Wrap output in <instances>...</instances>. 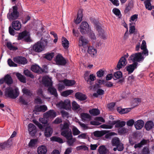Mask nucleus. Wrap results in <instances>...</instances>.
Here are the masks:
<instances>
[{
    "label": "nucleus",
    "mask_w": 154,
    "mask_h": 154,
    "mask_svg": "<svg viewBox=\"0 0 154 154\" xmlns=\"http://www.w3.org/2000/svg\"><path fill=\"white\" fill-rule=\"evenodd\" d=\"M87 33L88 36L91 40H96V38L95 34L93 31H91V29Z\"/></svg>",
    "instance_id": "44"
},
{
    "label": "nucleus",
    "mask_w": 154,
    "mask_h": 154,
    "mask_svg": "<svg viewBox=\"0 0 154 154\" xmlns=\"http://www.w3.org/2000/svg\"><path fill=\"white\" fill-rule=\"evenodd\" d=\"M19 94V91L17 88L13 89L12 88L8 87L5 89V95L10 98L15 99L18 97Z\"/></svg>",
    "instance_id": "3"
},
{
    "label": "nucleus",
    "mask_w": 154,
    "mask_h": 154,
    "mask_svg": "<svg viewBox=\"0 0 154 154\" xmlns=\"http://www.w3.org/2000/svg\"><path fill=\"white\" fill-rule=\"evenodd\" d=\"M106 131H96L94 132V135L97 137H100L106 133Z\"/></svg>",
    "instance_id": "33"
},
{
    "label": "nucleus",
    "mask_w": 154,
    "mask_h": 154,
    "mask_svg": "<svg viewBox=\"0 0 154 154\" xmlns=\"http://www.w3.org/2000/svg\"><path fill=\"white\" fill-rule=\"evenodd\" d=\"M108 151L107 149L104 145L100 146L99 147L98 152L100 154H105Z\"/></svg>",
    "instance_id": "34"
},
{
    "label": "nucleus",
    "mask_w": 154,
    "mask_h": 154,
    "mask_svg": "<svg viewBox=\"0 0 154 154\" xmlns=\"http://www.w3.org/2000/svg\"><path fill=\"white\" fill-rule=\"evenodd\" d=\"M55 61L56 64L59 65H64L66 62L62 55L59 54H58L55 57Z\"/></svg>",
    "instance_id": "14"
},
{
    "label": "nucleus",
    "mask_w": 154,
    "mask_h": 154,
    "mask_svg": "<svg viewBox=\"0 0 154 154\" xmlns=\"http://www.w3.org/2000/svg\"><path fill=\"white\" fill-rule=\"evenodd\" d=\"M81 118L83 121L84 122L90 119V115L87 113H82L80 115Z\"/></svg>",
    "instance_id": "39"
},
{
    "label": "nucleus",
    "mask_w": 154,
    "mask_h": 154,
    "mask_svg": "<svg viewBox=\"0 0 154 154\" xmlns=\"http://www.w3.org/2000/svg\"><path fill=\"white\" fill-rule=\"evenodd\" d=\"M73 91L72 90H69L64 91L61 93V95L64 97H66L68 95L71 94Z\"/></svg>",
    "instance_id": "43"
},
{
    "label": "nucleus",
    "mask_w": 154,
    "mask_h": 154,
    "mask_svg": "<svg viewBox=\"0 0 154 154\" xmlns=\"http://www.w3.org/2000/svg\"><path fill=\"white\" fill-rule=\"evenodd\" d=\"M72 108L73 110H78V112H82V109L80 108L79 106L75 101H73L72 103Z\"/></svg>",
    "instance_id": "32"
},
{
    "label": "nucleus",
    "mask_w": 154,
    "mask_h": 154,
    "mask_svg": "<svg viewBox=\"0 0 154 154\" xmlns=\"http://www.w3.org/2000/svg\"><path fill=\"white\" fill-rule=\"evenodd\" d=\"M47 109V106L45 105L37 106H35L34 111L35 114L36 112H44Z\"/></svg>",
    "instance_id": "21"
},
{
    "label": "nucleus",
    "mask_w": 154,
    "mask_h": 154,
    "mask_svg": "<svg viewBox=\"0 0 154 154\" xmlns=\"http://www.w3.org/2000/svg\"><path fill=\"white\" fill-rule=\"evenodd\" d=\"M76 149L77 150H79L82 149L85 150L88 149V148L85 146L81 145L77 146Z\"/></svg>",
    "instance_id": "59"
},
{
    "label": "nucleus",
    "mask_w": 154,
    "mask_h": 154,
    "mask_svg": "<svg viewBox=\"0 0 154 154\" xmlns=\"http://www.w3.org/2000/svg\"><path fill=\"white\" fill-rule=\"evenodd\" d=\"M31 69L32 71L37 73H40L43 71L41 68L37 65H32Z\"/></svg>",
    "instance_id": "26"
},
{
    "label": "nucleus",
    "mask_w": 154,
    "mask_h": 154,
    "mask_svg": "<svg viewBox=\"0 0 154 154\" xmlns=\"http://www.w3.org/2000/svg\"><path fill=\"white\" fill-rule=\"evenodd\" d=\"M126 123L124 121H113L111 125H107L103 124L100 125V127L103 128L111 129L112 128L113 125H115V127L117 128L122 127L125 125Z\"/></svg>",
    "instance_id": "6"
},
{
    "label": "nucleus",
    "mask_w": 154,
    "mask_h": 154,
    "mask_svg": "<svg viewBox=\"0 0 154 154\" xmlns=\"http://www.w3.org/2000/svg\"><path fill=\"white\" fill-rule=\"evenodd\" d=\"M90 113L94 116H97L99 115L100 113L99 110L97 109H94L89 110Z\"/></svg>",
    "instance_id": "46"
},
{
    "label": "nucleus",
    "mask_w": 154,
    "mask_h": 154,
    "mask_svg": "<svg viewBox=\"0 0 154 154\" xmlns=\"http://www.w3.org/2000/svg\"><path fill=\"white\" fill-rule=\"evenodd\" d=\"M62 46L65 49H67L69 47V42L65 37H63L62 39Z\"/></svg>",
    "instance_id": "35"
},
{
    "label": "nucleus",
    "mask_w": 154,
    "mask_h": 154,
    "mask_svg": "<svg viewBox=\"0 0 154 154\" xmlns=\"http://www.w3.org/2000/svg\"><path fill=\"white\" fill-rule=\"evenodd\" d=\"M14 61L18 64L24 65L27 63L25 58L23 57H17L13 58Z\"/></svg>",
    "instance_id": "16"
},
{
    "label": "nucleus",
    "mask_w": 154,
    "mask_h": 154,
    "mask_svg": "<svg viewBox=\"0 0 154 154\" xmlns=\"http://www.w3.org/2000/svg\"><path fill=\"white\" fill-rule=\"evenodd\" d=\"M56 116V113L53 110H50L43 114V116L49 120L53 119Z\"/></svg>",
    "instance_id": "15"
},
{
    "label": "nucleus",
    "mask_w": 154,
    "mask_h": 154,
    "mask_svg": "<svg viewBox=\"0 0 154 154\" xmlns=\"http://www.w3.org/2000/svg\"><path fill=\"white\" fill-rule=\"evenodd\" d=\"M6 46L11 50L15 51L17 49V48L13 45L10 42H7Z\"/></svg>",
    "instance_id": "42"
},
{
    "label": "nucleus",
    "mask_w": 154,
    "mask_h": 154,
    "mask_svg": "<svg viewBox=\"0 0 154 154\" xmlns=\"http://www.w3.org/2000/svg\"><path fill=\"white\" fill-rule=\"evenodd\" d=\"M5 82L8 85H10L12 83L13 81L11 76L7 74L3 78Z\"/></svg>",
    "instance_id": "29"
},
{
    "label": "nucleus",
    "mask_w": 154,
    "mask_h": 154,
    "mask_svg": "<svg viewBox=\"0 0 154 154\" xmlns=\"http://www.w3.org/2000/svg\"><path fill=\"white\" fill-rule=\"evenodd\" d=\"M142 154H149V148L147 147L144 148L143 150Z\"/></svg>",
    "instance_id": "64"
},
{
    "label": "nucleus",
    "mask_w": 154,
    "mask_h": 154,
    "mask_svg": "<svg viewBox=\"0 0 154 154\" xmlns=\"http://www.w3.org/2000/svg\"><path fill=\"white\" fill-rule=\"evenodd\" d=\"M29 134L32 136L35 135L36 132V130L35 126L32 124L30 123L28 126Z\"/></svg>",
    "instance_id": "20"
},
{
    "label": "nucleus",
    "mask_w": 154,
    "mask_h": 154,
    "mask_svg": "<svg viewBox=\"0 0 154 154\" xmlns=\"http://www.w3.org/2000/svg\"><path fill=\"white\" fill-rule=\"evenodd\" d=\"M62 116L64 118H68L69 116V114L64 110H62L60 112Z\"/></svg>",
    "instance_id": "56"
},
{
    "label": "nucleus",
    "mask_w": 154,
    "mask_h": 154,
    "mask_svg": "<svg viewBox=\"0 0 154 154\" xmlns=\"http://www.w3.org/2000/svg\"><path fill=\"white\" fill-rule=\"evenodd\" d=\"M52 128L50 127H47L45 131V135L47 137H50L53 133Z\"/></svg>",
    "instance_id": "28"
},
{
    "label": "nucleus",
    "mask_w": 154,
    "mask_h": 154,
    "mask_svg": "<svg viewBox=\"0 0 154 154\" xmlns=\"http://www.w3.org/2000/svg\"><path fill=\"white\" fill-rule=\"evenodd\" d=\"M144 58L141 53L133 54L128 59L129 63H131L135 61L140 62L144 60Z\"/></svg>",
    "instance_id": "7"
},
{
    "label": "nucleus",
    "mask_w": 154,
    "mask_h": 154,
    "mask_svg": "<svg viewBox=\"0 0 154 154\" xmlns=\"http://www.w3.org/2000/svg\"><path fill=\"white\" fill-rule=\"evenodd\" d=\"M47 42L46 41L44 40V42L42 41L37 42L33 46L32 50L35 52H40L44 50L45 48V45H47Z\"/></svg>",
    "instance_id": "5"
},
{
    "label": "nucleus",
    "mask_w": 154,
    "mask_h": 154,
    "mask_svg": "<svg viewBox=\"0 0 154 154\" xmlns=\"http://www.w3.org/2000/svg\"><path fill=\"white\" fill-rule=\"evenodd\" d=\"M144 124L143 121L142 120H139L134 123V126L136 129L140 130L142 128Z\"/></svg>",
    "instance_id": "23"
},
{
    "label": "nucleus",
    "mask_w": 154,
    "mask_h": 154,
    "mask_svg": "<svg viewBox=\"0 0 154 154\" xmlns=\"http://www.w3.org/2000/svg\"><path fill=\"white\" fill-rule=\"evenodd\" d=\"M112 145L113 146H116L120 143L119 138L115 137L114 138L112 141Z\"/></svg>",
    "instance_id": "49"
},
{
    "label": "nucleus",
    "mask_w": 154,
    "mask_h": 154,
    "mask_svg": "<svg viewBox=\"0 0 154 154\" xmlns=\"http://www.w3.org/2000/svg\"><path fill=\"white\" fill-rule=\"evenodd\" d=\"M12 28L15 30L18 31L21 28V23L18 20H14L12 23Z\"/></svg>",
    "instance_id": "19"
},
{
    "label": "nucleus",
    "mask_w": 154,
    "mask_h": 154,
    "mask_svg": "<svg viewBox=\"0 0 154 154\" xmlns=\"http://www.w3.org/2000/svg\"><path fill=\"white\" fill-rule=\"evenodd\" d=\"M72 129L73 134L74 136L78 135L80 133V131L74 126H73Z\"/></svg>",
    "instance_id": "51"
},
{
    "label": "nucleus",
    "mask_w": 154,
    "mask_h": 154,
    "mask_svg": "<svg viewBox=\"0 0 154 154\" xmlns=\"http://www.w3.org/2000/svg\"><path fill=\"white\" fill-rule=\"evenodd\" d=\"M150 1L151 0H146L144 2L146 8L149 10L154 8V6L151 5Z\"/></svg>",
    "instance_id": "31"
},
{
    "label": "nucleus",
    "mask_w": 154,
    "mask_h": 154,
    "mask_svg": "<svg viewBox=\"0 0 154 154\" xmlns=\"http://www.w3.org/2000/svg\"><path fill=\"white\" fill-rule=\"evenodd\" d=\"M88 42L87 39L81 36L79 39V46H84L88 43Z\"/></svg>",
    "instance_id": "25"
},
{
    "label": "nucleus",
    "mask_w": 154,
    "mask_h": 154,
    "mask_svg": "<svg viewBox=\"0 0 154 154\" xmlns=\"http://www.w3.org/2000/svg\"><path fill=\"white\" fill-rule=\"evenodd\" d=\"M147 142V140H142L140 143L135 144L134 146V147L135 149L140 148L143 145L146 144Z\"/></svg>",
    "instance_id": "45"
},
{
    "label": "nucleus",
    "mask_w": 154,
    "mask_h": 154,
    "mask_svg": "<svg viewBox=\"0 0 154 154\" xmlns=\"http://www.w3.org/2000/svg\"><path fill=\"white\" fill-rule=\"evenodd\" d=\"M57 107L60 109L69 110L71 108V104L69 100L67 99L64 101H61L56 104Z\"/></svg>",
    "instance_id": "8"
},
{
    "label": "nucleus",
    "mask_w": 154,
    "mask_h": 154,
    "mask_svg": "<svg viewBox=\"0 0 154 154\" xmlns=\"http://www.w3.org/2000/svg\"><path fill=\"white\" fill-rule=\"evenodd\" d=\"M88 52L91 57H94L97 54V51L94 47L89 46L88 48Z\"/></svg>",
    "instance_id": "24"
},
{
    "label": "nucleus",
    "mask_w": 154,
    "mask_h": 154,
    "mask_svg": "<svg viewBox=\"0 0 154 154\" xmlns=\"http://www.w3.org/2000/svg\"><path fill=\"white\" fill-rule=\"evenodd\" d=\"M62 82L64 84L63 85L62 83H60L58 85V89L59 90L61 91L65 88V86H71L75 83L74 80H69L65 79L62 81Z\"/></svg>",
    "instance_id": "11"
},
{
    "label": "nucleus",
    "mask_w": 154,
    "mask_h": 154,
    "mask_svg": "<svg viewBox=\"0 0 154 154\" xmlns=\"http://www.w3.org/2000/svg\"><path fill=\"white\" fill-rule=\"evenodd\" d=\"M131 110V108L122 109L120 107H118L117 108L118 112L121 114L127 113L130 112Z\"/></svg>",
    "instance_id": "27"
},
{
    "label": "nucleus",
    "mask_w": 154,
    "mask_h": 154,
    "mask_svg": "<svg viewBox=\"0 0 154 154\" xmlns=\"http://www.w3.org/2000/svg\"><path fill=\"white\" fill-rule=\"evenodd\" d=\"M97 77H102L104 74V71L102 70H100L97 73Z\"/></svg>",
    "instance_id": "63"
},
{
    "label": "nucleus",
    "mask_w": 154,
    "mask_h": 154,
    "mask_svg": "<svg viewBox=\"0 0 154 154\" xmlns=\"http://www.w3.org/2000/svg\"><path fill=\"white\" fill-rule=\"evenodd\" d=\"M85 80L87 81V83L90 85H92L93 84V82L96 79V77L95 75L94 74H91L89 76V78L88 79L85 78Z\"/></svg>",
    "instance_id": "30"
},
{
    "label": "nucleus",
    "mask_w": 154,
    "mask_h": 154,
    "mask_svg": "<svg viewBox=\"0 0 154 154\" xmlns=\"http://www.w3.org/2000/svg\"><path fill=\"white\" fill-rule=\"evenodd\" d=\"M134 123H135L133 119H131L127 122L126 124L128 126H132Z\"/></svg>",
    "instance_id": "60"
},
{
    "label": "nucleus",
    "mask_w": 154,
    "mask_h": 154,
    "mask_svg": "<svg viewBox=\"0 0 154 154\" xmlns=\"http://www.w3.org/2000/svg\"><path fill=\"white\" fill-rule=\"evenodd\" d=\"M114 75L116 79H118L122 77V74L121 71H118L114 73Z\"/></svg>",
    "instance_id": "54"
},
{
    "label": "nucleus",
    "mask_w": 154,
    "mask_h": 154,
    "mask_svg": "<svg viewBox=\"0 0 154 154\" xmlns=\"http://www.w3.org/2000/svg\"><path fill=\"white\" fill-rule=\"evenodd\" d=\"M17 7L16 6L13 7L12 9L9 10V12L7 14V18L10 21L15 20L19 17V13L17 11Z\"/></svg>",
    "instance_id": "4"
},
{
    "label": "nucleus",
    "mask_w": 154,
    "mask_h": 154,
    "mask_svg": "<svg viewBox=\"0 0 154 154\" xmlns=\"http://www.w3.org/2000/svg\"><path fill=\"white\" fill-rule=\"evenodd\" d=\"M82 15L81 14L78 13L77 17L75 20V22L76 24H78L80 23L82 20Z\"/></svg>",
    "instance_id": "47"
},
{
    "label": "nucleus",
    "mask_w": 154,
    "mask_h": 154,
    "mask_svg": "<svg viewBox=\"0 0 154 154\" xmlns=\"http://www.w3.org/2000/svg\"><path fill=\"white\" fill-rule=\"evenodd\" d=\"M62 122V120L61 118L57 117L55 119L53 123L55 124H58Z\"/></svg>",
    "instance_id": "61"
},
{
    "label": "nucleus",
    "mask_w": 154,
    "mask_h": 154,
    "mask_svg": "<svg viewBox=\"0 0 154 154\" xmlns=\"http://www.w3.org/2000/svg\"><path fill=\"white\" fill-rule=\"evenodd\" d=\"M137 63H134L126 67L127 71L129 74L133 72L134 70L137 68Z\"/></svg>",
    "instance_id": "18"
},
{
    "label": "nucleus",
    "mask_w": 154,
    "mask_h": 154,
    "mask_svg": "<svg viewBox=\"0 0 154 154\" xmlns=\"http://www.w3.org/2000/svg\"><path fill=\"white\" fill-rule=\"evenodd\" d=\"M16 75L18 79L20 82L24 83L26 82V79L22 75L19 73H16Z\"/></svg>",
    "instance_id": "41"
},
{
    "label": "nucleus",
    "mask_w": 154,
    "mask_h": 154,
    "mask_svg": "<svg viewBox=\"0 0 154 154\" xmlns=\"http://www.w3.org/2000/svg\"><path fill=\"white\" fill-rule=\"evenodd\" d=\"M23 72L28 77H29L32 79L34 78V77L33 75H32L31 72L28 69L24 70Z\"/></svg>",
    "instance_id": "52"
},
{
    "label": "nucleus",
    "mask_w": 154,
    "mask_h": 154,
    "mask_svg": "<svg viewBox=\"0 0 154 154\" xmlns=\"http://www.w3.org/2000/svg\"><path fill=\"white\" fill-rule=\"evenodd\" d=\"M91 20L92 22L93 23L95 24V27L98 31L99 35L101 36V37L104 38L106 37L104 30L102 29L100 25L99 22L96 20L94 19H91Z\"/></svg>",
    "instance_id": "9"
},
{
    "label": "nucleus",
    "mask_w": 154,
    "mask_h": 154,
    "mask_svg": "<svg viewBox=\"0 0 154 154\" xmlns=\"http://www.w3.org/2000/svg\"><path fill=\"white\" fill-rule=\"evenodd\" d=\"M23 92L26 95L31 96L32 94V92L26 88H24L22 89Z\"/></svg>",
    "instance_id": "50"
},
{
    "label": "nucleus",
    "mask_w": 154,
    "mask_h": 154,
    "mask_svg": "<svg viewBox=\"0 0 154 154\" xmlns=\"http://www.w3.org/2000/svg\"><path fill=\"white\" fill-rule=\"evenodd\" d=\"M130 25L131 26L130 27L129 32L131 33H132L135 31V28L134 26L135 24L133 23L132 24L131 23H130Z\"/></svg>",
    "instance_id": "58"
},
{
    "label": "nucleus",
    "mask_w": 154,
    "mask_h": 154,
    "mask_svg": "<svg viewBox=\"0 0 154 154\" xmlns=\"http://www.w3.org/2000/svg\"><path fill=\"white\" fill-rule=\"evenodd\" d=\"M137 15L136 14L134 15L131 17L130 21L131 22V21H136L137 20Z\"/></svg>",
    "instance_id": "62"
},
{
    "label": "nucleus",
    "mask_w": 154,
    "mask_h": 154,
    "mask_svg": "<svg viewBox=\"0 0 154 154\" xmlns=\"http://www.w3.org/2000/svg\"><path fill=\"white\" fill-rule=\"evenodd\" d=\"M75 96L76 98L80 100H84L87 98L85 94L79 92L76 93Z\"/></svg>",
    "instance_id": "36"
},
{
    "label": "nucleus",
    "mask_w": 154,
    "mask_h": 154,
    "mask_svg": "<svg viewBox=\"0 0 154 154\" xmlns=\"http://www.w3.org/2000/svg\"><path fill=\"white\" fill-rule=\"evenodd\" d=\"M128 130L124 128H121L118 130V133L120 134H122L128 132Z\"/></svg>",
    "instance_id": "53"
},
{
    "label": "nucleus",
    "mask_w": 154,
    "mask_h": 154,
    "mask_svg": "<svg viewBox=\"0 0 154 154\" xmlns=\"http://www.w3.org/2000/svg\"><path fill=\"white\" fill-rule=\"evenodd\" d=\"M18 39L19 40L23 39L27 42L31 41L29 33L26 31L20 33L18 37Z\"/></svg>",
    "instance_id": "13"
},
{
    "label": "nucleus",
    "mask_w": 154,
    "mask_h": 154,
    "mask_svg": "<svg viewBox=\"0 0 154 154\" xmlns=\"http://www.w3.org/2000/svg\"><path fill=\"white\" fill-rule=\"evenodd\" d=\"M49 119H46L43 116V118H40L39 119V121L44 124H47L48 123V120Z\"/></svg>",
    "instance_id": "57"
},
{
    "label": "nucleus",
    "mask_w": 154,
    "mask_h": 154,
    "mask_svg": "<svg viewBox=\"0 0 154 154\" xmlns=\"http://www.w3.org/2000/svg\"><path fill=\"white\" fill-rule=\"evenodd\" d=\"M80 32L82 34H85L91 30L88 23L86 22H82L79 28Z\"/></svg>",
    "instance_id": "12"
},
{
    "label": "nucleus",
    "mask_w": 154,
    "mask_h": 154,
    "mask_svg": "<svg viewBox=\"0 0 154 154\" xmlns=\"http://www.w3.org/2000/svg\"><path fill=\"white\" fill-rule=\"evenodd\" d=\"M42 83L45 86L50 87L48 89V91L51 94L57 97L58 94L56 89L51 87L52 85L51 79L47 76H44L42 79Z\"/></svg>",
    "instance_id": "2"
},
{
    "label": "nucleus",
    "mask_w": 154,
    "mask_h": 154,
    "mask_svg": "<svg viewBox=\"0 0 154 154\" xmlns=\"http://www.w3.org/2000/svg\"><path fill=\"white\" fill-rule=\"evenodd\" d=\"M8 63L10 66L11 67H17V64L15 63L10 59H9L8 60Z\"/></svg>",
    "instance_id": "55"
},
{
    "label": "nucleus",
    "mask_w": 154,
    "mask_h": 154,
    "mask_svg": "<svg viewBox=\"0 0 154 154\" xmlns=\"http://www.w3.org/2000/svg\"><path fill=\"white\" fill-rule=\"evenodd\" d=\"M141 48L142 50H143L142 54L146 56H148L149 54V52L146 48V43L145 41L143 40L142 41V44L140 47V44L138 43L136 45L135 50L137 51H138L140 48Z\"/></svg>",
    "instance_id": "10"
},
{
    "label": "nucleus",
    "mask_w": 154,
    "mask_h": 154,
    "mask_svg": "<svg viewBox=\"0 0 154 154\" xmlns=\"http://www.w3.org/2000/svg\"><path fill=\"white\" fill-rule=\"evenodd\" d=\"M69 122H64L63 125H60L61 134L67 140L66 143L69 146H73L76 141L75 138L72 137L71 130L69 128Z\"/></svg>",
    "instance_id": "1"
},
{
    "label": "nucleus",
    "mask_w": 154,
    "mask_h": 154,
    "mask_svg": "<svg viewBox=\"0 0 154 154\" xmlns=\"http://www.w3.org/2000/svg\"><path fill=\"white\" fill-rule=\"evenodd\" d=\"M54 56V53H48L45 54V57L48 60H51L53 58Z\"/></svg>",
    "instance_id": "48"
},
{
    "label": "nucleus",
    "mask_w": 154,
    "mask_h": 154,
    "mask_svg": "<svg viewBox=\"0 0 154 154\" xmlns=\"http://www.w3.org/2000/svg\"><path fill=\"white\" fill-rule=\"evenodd\" d=\"M50 140L52 141H55L57 142L60 143H63V141L62 139L59 137L57 136H53L50 138Z\"/></svg>",
    "instance_id": "38"
},
{
    "label": "nucleus",
    "mask_w": 154,
    "mask_h": 154,
    "mask_svg": "<svg viewBox=\"0 0 154 154\" xmlns=\"http://www.w3.org/2000/svg\"><path fill=\"white\" fill-rule=\"evenodd\" d=\"M47 152L46 147L42 145L38 147L37 152L38 154H46Z\"/></svg>",
    "instance_id": "22"
},
{
    "label": "nucleus",
    "mask_w": 154,
    "mask_h": 154,
    "mask_svg": "<svg viewBox=\"0 0 154 154\" xmlns=\"http://www.w3.org/2000/svg\"><path fill=\"white\" fill-rule=\"evenodd\" d=\"M127 64L126 59L124 57H122L120 59L117 66V69L119 70L124 67Z\"/></svg>",
    "instance_id": "17"
},
{
    "label": "nucleus",
    "mask_w": 154,
    "mask_h": 154,
    "mask_svg": "<svg viewBox=\"0 0 154 154\" xmlns=\"http://www.w3.org/2000/svg\"><path fill=\"white\" fill-rule=\"evenodd\" d=\"M38 140L36 139H31L29 143V146L30 147H33L37 144Z\"/></svg>",
    "instance_id": "40"
},
{
    "label": "nucleus",
    "mask_w": 154,
    "mask_h": 154,
    "mask_svg": "<svg viewBox=\"0 0 154 154\" xmlns=\"http://www.w3.org/2000/svg\"><path fill=\"white\" fill-rule=\"evenodd\" d=\"M154 126L153 122L151 121L147 122L145 125V128L146 129L149 131Z\"/></svg>",
    "instance_id": "37"
}]
</instances>
